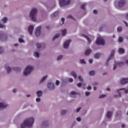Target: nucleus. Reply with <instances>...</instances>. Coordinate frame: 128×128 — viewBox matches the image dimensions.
<instances>
[{
    "mask_svg": "<svg viewBox=\"0 0 128 128\" xmlns=\"http://www.w3.org/2000/svg\"><path fill=\"white\" fill-rule=\"evenodd\" d=\"M64 56H62V55H58V56H57L56 60H62Z\"/></svg>",
    "mask_w": 128,
    "mask_h": 128,
    "instance_id": "obj_28",
    "label": "nucleus"
},
{
    "mask_svg": "<svg viewBox=\"0 0 128 128\" xmlns=\"http://www.w3.org/2000/svg\"><path fill=\"white\" fill-rule=\"evenodd\" d=\"M80 64H86V60H84V59H80Z\"/></svg>",
    "mask_w": 128,
    "mask_h": 128,
    "instance_id": "obj_30",
    "label": "nucleus"
},
{
    "mask_svg": "<svg viewBox=\"0 0 128 128\" xmlns=\"http://www.w3.org/2000/svg\"><path fill=\"white\" fill-rule=\"evenodd\" d=\"M46 78H48L47 75H45V76H43L40 80L41 82H44L45 80H46Z\"/></svg>",
    "mask_w": 128,
    "mask_h": 128,
    "instance_id": "obj_23",
    "label": "nucleus"
},
{
    "mask_svg": "<svg viewBox=\"0 0 128 128\" xmlns=\"http://www.w3.org/2000/svg\"><path fill=\"white\" fill-rule=\"evenodd\" d=\"M1 20L3 24H6L8 20V18L6 16H4L2 18Z\"/></svg>",
    "mask_w": 128,
    "mask_h": 128,
    "instance_id": "obj_18",
    "label": "nucleus"
},
{
    "mask_svg": "<svg viewBox=\"0 0 128 128\" xmlns=\"http://www.w3.org/2000/svg\"><path fill=\"white\" fill-rule=\"evenodd\" d=\"M6 28L4 24H2L0 23V28Z\"/></svg>",
    "mask_w": 128,
    "mask_h": 128,
    "instance_id": "obj_43",
    "label": "nucleus"
},
{
    "mask_svg": "<svg viewBox=\"0 0 128 128\" xmlns=\"http://www.w3.org/2000/svg\"><path fill=\"white\" fill-rule=\"evenodd\" d=\"M60 34H56L52 38L53 40H56V38H60Z\"/></svg>",
    "mask_w": 128,
    "mask_h": 128,
    "instance_id": "obj_24",
    "label": "nucleus"
},
{
    "mask_svg": "<svg viewBox=\"0 0 128 128\" xmlns=\"http://www.w3.org/2000/svg\"><path fill=\"white\" fill-rule=\"evenodd\" d=\"M34 122V118L31 116L26 119L20 125L21 128H32Z\"/></svg>",
    "mask_w": 128,
    "mask_h": 128,
    "instance_id": "obj_2",
    "label": "nucleus"
},
{
    "mask_svg": "<svg viewBox=\"0 0 128 128\" xmlns=\"http://www.w3.org/2000/svg\"><path fill=\"white\" fill-rule=\"evenodd\" d=\"M4 52V48L0 47V54Z\"/></svg>",
    "mask_w": 128,
    "mask_h": 128,
    "instance_id": "obj_50",
    "label": "nucleus"
},
{
    "mask_svg": "<svg viewBox=\"0 0 128 128\" xmlns=\"http://www.w3.org/2000/svg\"><path fill=\"white\" fill-rule=\"evenodd\" d=\"M78 78L80 82H84V80L82 78V76H78Z\"/></svg>",
    "mask_w": 128,
    "mask_h": 128,
    "instance_id": "obj_38",
    "label": "nucleus"
},
{
    "mask_svg": "<svg viewBox=\"0 0 128 128\" xmlns=\"http://www.w3.org/2000/svg\"><path fill=\"white\" fill-rule=\"evenodd\" d=\"M18 42H20V44H24V39L22 38H18Z\"/></svg>",
    "mask_w": 128,
    "mask_h": 128,
    "instance_id": "obj_34",
    "label": "nucleus"
},
{
    "mask_svg": "<svg viewBox=\"0 0 128 128\" xmlns=\"http://www.w3.org/2000/svg\"><path fill=\"white\" fill-rule=\"evenodd\" d=\"M5 68L8 74H9V72H10L12 69L10 68V66H6Z\"/></svg>",
    "mask_w": 128,
    "mask_h": 128,
    "instance_id": "obj_27",
    "label": "nucleus"
},
{
    "mask_svg": "<svg viewBox=\"0 0 128 128\" xmlns=\"http://www.w3.org/2000/svg\"><path fill=\"white\" fill-rule=\"evenodd\" d=\"M34 56L35 58H38L40 56V52H38L36 51L34 52Z\"/></svg>",
    "mask_w": 128,
    "mask_h": 128,
    "instance_id": "obj_26",
    "label": "nucleus"
},
{
    "mask_svg": "<svg viewBox=\"0 0 128 128\" xmlns=\"http://www.w3.org/2000/svg\"><path fill=\"white\" fill-rule=\"evenodd\" d=\"M8 36L4 34V33H1L0 34V38H6Z\"/></svg>",
    "mask_w": 128,
    "mask_h": 128,
    "instance_id": "obj_19",
    "label": "nucleus"
},
{
    "mask_svg": "<svg viewBox=\"0 0 128 128\" xmlns=\"http://www.w3.org/2000/svg\"><path fill=\"white\" fill-rule=\"evenodd\" d=\"M38 14V10L36 8H32L31 9L30 14L29 18L33 20V22L36 21V14Z\"/></svg>",
    "mask_w": 128,
    "mask_h": 128,
    "instance_id": "obj_3",
    "label": "nucleus"
},
{
    "mask_svg": "<svg viewBox=\"0 0 128 128\" xmlns=\"http://www.w3.org/2000/svg\"><path fill=\"white\" fill-rule=\"evenodd\" d=\"M36 102H40V98H36Z\"/></svg>",
    "mask_w": 128,
    "mask_h": 128,
    "instance_id": "obj_46",
    "label": "nucleus"
},
{
    "mask_svg": "<svg viewBox=\"0 0 128 128\" xmlns=\"http://www.w3.org/2000/svg\"><path fill=\"white\" fill-rule=\"evenodd\" d=\"M112 62H113V70H116L118 66L122 68V66H124V62H118L116 61V60L114 58V53H112L110 56L108 58L106 63V66H110L112 65Z\"/></svg>",
    "mask_w": 128,
    "mask_h": 128,
    "instance_id": "obj_1",
    "label": "nucleus"
},
{
    "mask_svg": "<svg viewBox=\"0 0 128 128\" xmlns=\"http://www.w3.org/2000/svg\"><path fill=\"white\" fill-rule=\"evenodd\" d=\"M96 44L104 46V37L100 35H98V36L96 39Z\"/></svg>",
    "mask_w": 128,
    "mask_h": 128,
    "instance_id": "obj_5",
    "label": "nucleus"
},
{
    "mask_svg": "<svg viewBox=\"0 0 128 128\" xmlns=\"http://www.w3.org/2000/svg\"><path fill=\"white\" fill-rule=\"evenodd\" d=\"M81 36L82 38H84L86 39L88 44H90V42H92V40L90 39V37H88V36L86 35V34H81Z\"/></svg>",
    "mask_w": 128,
    "mask_h": 128,
    "instance_id": "obj_12",
    "label": "nucleus"
},
{
    "mask_svg": "<svg viewBox=\"0 0 128 128\" xmlns=\"http://www.w3.org/2000/svg\"><path fill=\"white\" fill-rule=\"evenodd\" d=\"M82 10H86V4H83L81 6Z\"/></svg>",
    "mask_w": 128,
    "mask_h": 128,
    "instance_id": "obj_40",
    "label": "nucleus"
},
{
    "mask_svg": "<svg viewBox=\"0 0 128 128\" xmlns=\"http://www.w3.org/2000/svg\"><path fill=\"white\" fill-rule=\"evenodd\" d=\"M106 98V95L102 94L99 96V98Z\"/></svg>",
    "mask_w": 128,
    "mask_h": 128,
    "instance_id": "obj_44",
    "label": "nucleus"
},
{
    "mask_svg": "<svg viewBox=\"0 0 128 128\" xmlns=\"http://www.w3.org/2000/svg\"><path fill=\"white\" fill-rule=\"evenodd\" d=\"M70 94L72 96H76V92L74 91H72L70 92Z\"/></svg>",
    "mask_w": 128,
    "mask_h": 128,
    "instance_id": "obj_35",
    "label": "nucleus"
},
{
    "mask_svg": "<svg viewBox=\"0 0 128 128\" xmlns=\"http://www.w3.org/2000/svg\"><path fill=\"white\" fill-rule=\"evenodd\" d=\"M70 4V0H59V4L60 6H64Z\"/></svg>",
    "mask_w": 128,
    "mask_h": 128,
    "instance_id": "obj_8",
    "label": "nucleus"
},
{
    "mask_svg": "<svg viewBox=\"0 0 128 128\" xmlns=\"http://www.w3.org/2000/svg\"><path fill=\"white\" fill-rule=\"evenodd\" d=\"M67 112L66 110H62L60 112V114H62V116H64V114H66Z\"/></svg>",
    "mask_w": 128,
    "mask_h": 128,
    "instance_id": "obj_31",
    "label": "nucleus"
},
{
    "mask_svg": "<svg viewBox=\"0 0 128 128\" xmlns=\"http://www.w3.org/2000/svg\"><path fill=\"white\" fill-rule=\"evenodd\" d=\"M34 70V66L32 65L27 66L23 70V74L26 76Z\"/></svg>",
    "mask_w": 128,
    "mask_h": 128,
    "instance_id": "obj_4",
    "label": "nucleus"
},
{
    "mask_svg": "<svg viewBox=\"0 0 128 128\" xmlns=\"http://www.w3.org/2000/svg\"><path fill=\"white\" fill-rule=\"evenodd\" d=\"M123 40H124V38L120 36L118 37V42H122Z\"/></svg>",
    "mask_w": 128,
    "mask_h": 128,
    "instance_id": "obj_32",
    "label": "nucleus"
},
{
    "mask_svg": "<svg viewBox=\"0 0 128 128\" xmlns=\"http://www.w3.org/2000/svg\"><path fill=\"white\" fill-rule=\"evenodd\" d=\"M122 90H124L125 94H128V88H122L116 90L118 95H114L115 98H120L122 96Z\"/></svg>",
    "mask_w": 128,
    "mask_h": 128,
    "instance_id": "obj_6",
    "label": "nucleus"
},
{
    "mask_svg": "<svg viewBox=\"0 0 128 128\" xmlns=\"http://www.w3.org/2000/svg\"><path fill=\"white\" fill-rule=\"evenodd\" d=\"M8 108V104L4 102H0V109L6 108Z\"/></svg>",
    "mask_w": 128,
    "mask_h": 128,
    "instance_id": "obj_11",
    "label": "nucleus"
},
{
    "mask_svg": "<svg viewBox=\"0 0 128 128\" xmlns=\"http://www.w3.org/2000/svg\"><path fill=\"white\" fill-rule=\"evenodd\" d=\"M36 95L38 98H40V96H42V90H38L36 92Z\"/></svg>",
    "mask_w": 128,
    "mask_h": 128,
    "instance_id": "obj_17",
    "label": "nucleus"
},
{
    "mask_svg": "<svg viewBox=\"0 0 128 128\" xmlns=\"http://www.w3.org/2000/svg\"><path fill=\"white\" fill-rule=\"evenodd\" d=\"M72 42V40L70 39L66 41H65L63 44V48L66 50H68V46H70V44Z\"/></svg>",
    "mask_w": 128,
    "mask_h": 128,
    "instance_id": "obj_9",
    "label": "nucleus"
},
{
    "mask_svg": "<svg viewBox=\"0 0 128 128\" xmlns=\"http://www.w3.org/2000/svg\"><path fill=\"white\" fill-rule=\"evenodd\" d=\"M93 14H98V11H96V10H93Z\"/></svg>",
    "mask_w": 128,
    "mask_h": 128,
    "instance_id": "obj_52",
    "label": "nucleus"
},
{
    "mask_svg": "<svg viewBox=\"0 0 128 128\" xmlns=\"http://www.w3.org/2000/svg\"><path fill=\"white\" fill-rule=\"evenodd\" d=\"M92 62H93L92 60V59H90V60H88L89 64H92Z\"/></svg>",
    "mask_w": 128,
    "mask_h": 128,
    "instance_id": "obj_53",
    "label": "nucleus"
},
{
    "mask_svg": "<svg viewBox=\"0 0 128 128\" xmlns=\"http://www.w3.org/2000/svg\"><path fill=\"white\" fill-rule=\"evenodd\" d=\"M78 88H81V86H82V84H81V83H78L77 84Z\"/></svg>",
    "mask_w": 128,
    "mask_h": 128,
    "instance_id": "obj_45",
    "label": "nucleus"
},
{
    "mask_svg": "<svg viewBox=\"0 0 128 128\" xmlns=\"http://www.w3.org/2000/svg\"><path fill=\"white\" fill-rule=\"evenodd\" d=\"M122 128H126V124H122Z\"/></svg>",
    "mask_w": 128,
    "mask_h": 128,
    "instance_id": "obj_56",
    "label": "nucleus"
},
{
    "mask_svg": "<svg viewBox=\"0 0 128 128\" xmlns=\"http://www.w3.org/2000/svg\"><path fill=\"white\" fill-rule=\"evenodd\" d=\"M128 82V78H121L120 80V84H126Z\"/></svg>",
    "mask_w": 128,
    "mask_h": 128,
    "instance_id": "obj_13",
    "label": "nucleus"
},
{
    "mask_svg": "<svg viewBox=\"0 0 128 128\" xmlns=\"http://www.w3.org/2000/svg\"><path fill=\"white\" fill-rule=\"evenodd\" d=\"M118 52L119 54H124V50L122 48H120Z\"/></svg>",
    "mask_w": 128,
    "mask_h": 128,
    "instance_id": "obj_29",
    "label": "nucleus"
},
{
    "mask_svg": "<svg viewBox=\"0 0 128 128\" xmlns=\"http://www.w3.org/2000/svg\"><path fill=\"white\" fill-rule=\"evenodd\" d=\"M58 15V12H54L52 14L51 16L52 18H54V16H57Z\"/></svg>",
    "mask_w": 128,
    "mask_h": 128,
    "instance_id": "obj_33",
    "label": "nucleus"
},
{
    "mask_svg": "<svg viewBox=\"0 0 128 128\" xmlns=\"http://www.w3.org/2000/svg\"><path fill=\"white\" fill-rule=\"evenodd\" d=\"M89 74L90 76H94V74H96V72L94 70H91L89 72Z\"/></svg>",
    "mask_w": 128,
    "mask_h": 128,
    "instance_id": "obj_37",
    "label": "nucleus"
},
{
    "mask_svg": "<svg viewBox=\"0 0 128 128\" xmlns=\"http://www.w3.org/2000/svg\"><path fill=\"white\" fill-rule=\"evenodd\" d=\"M125 18L126 20H128V14L125 16Z\"/></svg>",
    "mask_w": 128,
    "mask_h": 128,
    "instance_id": "obj_57",
    "label": "nucleus"
},
{
    "mask_svg": "<svg viewBox=\"0 0 128 128\" xmlns=\"http://www.w3.org/2000/svg\"><path fill=\"white\" fill-rule=\"evenodd\" d=\"M94 58H100V53H96L94 55Z\"/></svg>",
    "mask_w": 128,
    "mask_h": 128,
    "instance_id": "obj_25",
    "label": "nucleus"
},
{
    "mask_svg": "<svg viewBox=\"0 0 128 128\" xmlns=\"http://www.w3.org/2000/svg\"><path fill=\"white\" fill-rule=\"evenodd\" d=\"M56 86H58V84H60V81L58 80H56Z\"/></svg>",
    "mask_w": 128,
    "mask_h": 128,
    "instance_id": "obj_49",
    "label": "nucleus"
},
{
    "mask_svg": "<svg viewBox=\"0 0 128 128\" xmlns=\"http://www.w3.org/2000/svg\"><path fill=\"white\" fill-rule=\"evenodd\" d=\"M124 4H126V0H120L118 4H115V6L116 8L120 10L122 8H123V6H124Z\"/></svg>",
    "mask_w": 128,
    "mask_h": 128,
    "instance_id": "obj_7",
    "label": "nucleus"
},
{
    "mask_svg": "<svg viewBox=\"0 0 128 128\" xmlns=\"http://www.w3.org/2000/svg\"><path fill=\"white\" fill-rule=\"evenodd\" d=\"M38 48H42V44H38L36 46Z\"/></svg>",
    "mask_w": 128,
    "mask_h": 128,
    "instance_id": "obj_48",
    "label": "nucleus"
},
{
    "mask_svg": "<svg viewBox=\"0 0 128 128\" xmlns=\"http://www.w3.org/2000/svg\"><path fill=\"white\" fill-rule=\"evenodd\" d=\"M125 63L126 64H128V60H125Z\"/></svg>",
    "mask_w": 128,
    "mask_h": 128,
    "instance_id": "obj_58",
    "label": "nucleus"
},
{
    "mask_svg": "<svg viewBox=\"0 0 128 128\" xmlns=\"http://www.w3.org/2000/svg\"><path fill=\"white\" fill-rule=\"evenodd\" d=\"M122 30V27H118L117 28V32H120Z\"/></svg>",
    "mask_w": 128,
    "mask_h": 128,
    "instance_id": "obj_39",
    "label": "nucleus"
},
{
    "mask_svg": "<svg viewBox=\"0 0 128 128\" xmlns=\"http://www.w3.org/2000/svg\"><path fill=\"white\" fill-rule=\"evenodd\" d=\"M28 32H29V34H32V32L34 31V26H30L28 27Z\"/></svg>",
    "mask_w": 128,
    "mask_h": 128,
    "instance_id": "obj_14",
    "label": "nucleus"
},
{
    "mask_svg": "<svg viewBox=\"0 0 128 128\" xmlns=\"http://www.w3.org/2000/svg\"><path fill=\"white\" fill-rule=\"evenodd\" d=\"M27 98H30V94H27L26 95Z\"/></svg>",
    "mask_w": 128,
    "mask_h": 128,
    "instance_id": "obj_63",
    "label": "nucleus"
},
{
    "mask_svg": "<svg viewBox=\"0 0 128 128\" xmlns=\"http://www.w3.org/2000/svg\"><path fill=\"white\" fill-rule=\"evenodd\" d=\"M14 46H18V44H14Z\"/></svg>",
    "mask_w": 128,
    "mask_h": 128,
    "instance_id": "obj_59",
    "label": "nucleus"
},
{
    "mask_svg": "<svg viewBox=\"0 0 128 128\" xmlns=\"http://www.w3.org/2000/svg\"><path fill=\"white\" fill-rule=\"evenodd\" d=\"M112 112L108 111L106 113V117L108 118H112Z\"/></svg>",
    "mask_w": 128,
    "mask_h": 128,
    "instance_id": "obj_21",
    "label": "nucleus"
},
{
    "mask_svg": "<svg viewBox=\"0 0 128 128\" xmlns=\"http://www.w3.org/2000/svg\"><path fill=\"white\" fill-rule=\"evenodd\" d=\"M106 90L110 91V88H106Z\"/></svg>",
    "mask_w": 128,
    "mask_h": 128,
    "instance_id": "obj_61",
    "label": "nucleus"
},
{
    "mask_svg": "<svg viewBox=\"0 0 128 128\" xmlns=\"http://www.w3.org/2000/svg\"><path fill=\"white\" fill-rule=\"evenodd\" d=\"M40 30H42V27L38 26L37 28V29L36 30V35L38 36L40 35Z\"/></svg>",
    "mask_w": 128,
    "mask_h": 128,
    "instance_id": "obj_16",
    "label": "nucleus"
},
{
    "mask_svg": "<svg viewBox=\"0 0 128 128\" xmlns=\"http://www.w3.org/2000/svg\"><path fill=\"white\" fill-rule=\"evenodd\" d=\"M124 24H125L126 26H128V23H126V22H124Z\"/></svg>",
    "mask_w": 128,
    "mask_h": 128,
    "instance_id": "obj_62",
    "label": "nucleus"
},
{
    "mask_svg": "<svg viewBox=\"0 0 128 128\" xmlns=\"http://www.w3.org/2000/svg\"><path fill=\"white\" fill-rule=\"evenodd\" d=\"M16 92V89L13 90V92Z\"/></svg>",
    "mask_w": 128,
    "mask_h": 128,
    "instance_id": "obj_60",
    "label": "nucleus"
},
{
    "mask_svg": "<svg viewBox=\"0 0 128 128\" xmlns=\"http://www.w3.org/2000/svg\"><path fill=\"white\" fill-rule=\"evenodd\" d=\"M47 86L48 90H54V84L52 82H48L47 84Z\"/></svg>",
    "mask_w": 128,
    "mask_h": 128,
    "instance_id": "obj_10",
    "label": "nucleus"
},
{
    "mask_svg": "<svg viewBox=\"0 0 128 128\" xmlns=\"http://www.w3.org/2000/svg\"><path fill=\"white\" fill-rule=\"evenodd\" d=\"M87 90H92V87L90 86L89 85L87 86Z\"/></svg>",
    "mask_w": 128,
    "mask_h": 128,
    "instance_id": "obj_51",
    "label": "nucleus"
},
{
    "mask_svg": "<svg viewBox=\"0 0 128 128\" xmlns=\"http://www.w3.org/2000/svg\"><path fill=\"white\" fill-rule=\"evenodd\" d=\"M92 50L90 48H88L85 50L84 54L86 56H88V54H90Z\"/></svg>",
    "mask_w": 128,
    "mask_h": 128,
    "instance_id": "obj_20",
    "label": "nucleus"
},
{
    "mask_svg": "<svg viewBox=\"0 0 128 128\" xmlns=\"http://www.w3.org/2000/svg\"><path fill=\"white\" fill-rule=\"evenodd\" d=\"M90 94V92H85V96H88Z\"/></svg>",
    "mask_w": 128,
    "mask_h": 128,
    "instance_id": "obj_47",
    "label": "nucleus"
},
{
    "mask_svg": "<svg viewBox=\"0 0 128 128\" xmlns=\"http://www.w3.org/2000/svg\"><path fill=\"white\" fill-rule=\"evenodd\" d=\"M76 122H82V118L80 117V116H78L76 118Z\"/></svg>",
    "mask_w": 128,
    "mask_h": 128,
    "instance_id": "obj_36",
    "label": "nucleus"
},
{
    "mask_svg": "<svg viewBox=\"0 0 128 128\" xmlns=\"http://www.w3.org/2000/svg\"><path fill=\"white\" fill-rule=\"evenodd\" d=\"M94 90H96V87H94Z\"/></svg>",
    "mask_w": 128,
    "mask_h": 128,
    "instance_id": "obj_64",
    "label": "nucleus"
},
{
    "mask_svg": "<svg viewBox=\"0 0 128 128\" xmlns=\"http://www.w3.org/2000/svg\"><path fill=\"white\" fill-rule=\"evenodd\" d=\"M60 34L62 36H66V30L63 29L61 30Z\"/></svg>",
    "mask_w": 128,
    "mask_h": 128,
    "instance_id": "obj_22",
    "label": "nucleus"
},
{
    "mask_svg": "<svg viewBox=\"0 0 128 128\" xmlns=\"http://www.w3.org/2000/svg\"><path fill=\"white\" fill-rule=\"evenodd\" d=\"M61 21L62 22V24H64V18H62L61 19Z\"/></svg>",
    "mask_w": 128,
    "mask_h": 128,
    "instance_id": "obj_54",
    "label": "nucleus"
},
{
    "mask_svg": "<svg viewBox=\"0 0 128 128\" xmlns=\"http://www.w3.org/2000/svg\"><path fill=\"white\" fill-rule=\"evenodd\" d=\"M82 110V108L80 107H79L78 108H76V112H78Z\"/></svg>",
    "mask_w": 128,
    "mask_h": 128,
    "instance_id": "obj_42",
    "label": "nucleus"
},
{
    "mask_svg": "<svg viewBox=\"0 0 128 128\" xmlns=\"http://www.w3.org/2000/svg\"><path fill=\"white\" fill-rule=\"evenodd\" d=\"M68 82H74V79H72V78H68Z\"/></svg>",
    "mask_w": 128,
    "mask_h": 128,
    "instance_id": "obj_41",
    "label": "nucleus"
},
{
    "mask_svg": "<svg viewBox=\"0 0 128 128\" xmlns=\"http://www.w3.org/2000/svg\"><path fill=\"white\" fill-rule=\"evenodd\" d=\"M70 74H71V76H72L76 80V78H78V76H76V72L74 70L70 71Z\"/></svg>",
    "mask_w": 128,
    "mask_h": 128,
    "instance_id": "obj_15",
    "label": "nucleus"
},
{
    "mask_svg": "<svg viewBox=\"0 0 128 128\" xmlns=\"http://www.w3.org/2000/svg\"><path fill=\"white\" fill-rule=\"evenodd\" d=\"M68 18H72V15H68Z\"/></svg>",
    "mask_w": 128,
    "mask_h": 128,
    "instance_id": "obj_55",
    "label": "nucleus"
}]
</instances>
